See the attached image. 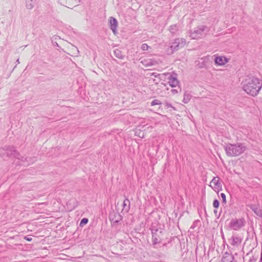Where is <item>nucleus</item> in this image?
I'll return each instance as SVG.
<instances>
[{
	"instance_id": "obj_7",
	"label": "nucleus",
	"mask_w": 262,
	"mask_h": 262,
	"mask_svg": "<svg viewBox=\"0 0 262 262\" xmlns=\"http://www.w3.org/2000/svg\"><path fill=\"white\" fill-rule=\"evenodd\" d=\"M242 241V237L237 235H233L229 239V243L233 247V248L235 249L241 246Z\"/></svg>"
},
{
	"instance_id": "obj_14",
	"label": "nucleus",
	"mask_w": 262,
	"mask_h": 262,
	"mask_svg": "<svg viewBox=\"0 0 262 262\" xmlns=\"http://www.w3.org/2000/svg\"><path fill=\"white\" fill-rule=\"evenodd\" d=\"M169 30L172 34H176L179 31V27L177 25H173L169 27Z\"/></svg>"
},
{
	"instance_id": "obj_1",
	"label": "nucleus",
	"mask_w": 262,
	"mask_h": 262,
	"mask_svg": "<svg viewBox=\"0 0 262 262\" xmlns=\"http://www.w3.org/2000/svg\"><path fill=\"white\" fill-rule=\"evenodd\" d=\"M244 91L249 95L255 96L262 87V80L253 76H247L242 82Z\"/></svg>"
},
{
	"instance_id": "obj_21",
	"label": "nucleus",
	"mask_w": 262,
	"mask_h": 262,
	"mask_svg": "<svg viewBox=\"0 0 262 262\" xmlns=\"http://www.w3.org/2000/svg\"><path fill=\"white\" fill-rule=\"evenodd\" d=\"M220 196H221V199H222V203L225 204V205L226 204L227 201H226V198L225 194L224 193H221L220 194Z\"/></svg>"
},
{
	"instance_id": "obj_30",
	"label": "nucleus",
	"mask_w": 262,
	"mask_h": 262,
	"mask_svg": "<svg viewBox=\"0 0 262 262\" xmlns=\"http://www.w3.org/2000/svg\"><path fill=\"white\" fill-rule=\"evenodd\" d=\"M151 75L154 76L155 77H157L159 75V74H157L156 73H152L151 74Z\"/></svg>"
},
{
	"instance_id": "obj_31",
	"label": "nucleus",
	"mask_w": 262,
	"mask_h": 262,
	"mask_svg": "<svg viewBox=\"0 0 262 262\" xmlns=\"http://www.w3.org/2000/svg\"><path fill=\"white\" fill-rule=\"evenodd\" d=\"M209 57H206V66L207 65V63L209 62Z\"/></svg>"
},
{
	"instance_id": "obj_12",
	"label": "nucleus",
	"mask_w": 262,
	"mask_h": 262,
	"mask_svg": "<svg viewBox=\"0 0 262 262\" xmlns=\"http://www.w3.org/2000/svg\"><path fill=\"white\" fill-rule=\"evenodd\" d=\"M248 206L257 216H262V211L256 205H250Z\"/></svg>"
},
{
	"instance_id": "obj_32",
	"label": "nucleus",
	"mask_w": 262,
	"mask_h": 262,
	"mask_svg": "<svg viewBox=\"0 0 262 262\" xmlns=\"http://www.w3.org/2000/svg\"><path fill=\"white\" fill-rule=\"evenodd\" d=\"M16 63L17 64L19 63V59H18L16 61Z\"/></svg>"
},
{
	"instance_id": "obj_2",
	"label": "nucleus",
	"mask_w": 262,
	"mask_h": 262,
	"mask_svg": "<svg viewBox=\"0 0 262 262\" xmlns=\"http://www.w3.org/2000/svg\"><path fill=\"white\" fill-rule=\"evenodd\" d=\"M225 149L228 156L234 157L243 154L246 150V147L242 143L229 144L225 146Z\"/></svg>"
},
{
	"instance_id": "obj_4",
	"label": "nucleus",
	"mask_w": 262,
	"mask_h": 262,
	"mask_svg": "<svg viewBox=\"0 0 262 262\" xmlns=\"http://www.w3.org/2000/svg\"><path fill=\"white\" fill-rule=\"evenodd\" d=\"M209 31V28L202 25L196 28L193 31L190 32L189 36L192 39H198L205 36Z\"/></svg>"
},
{
	"instance_id": "obj_24",
	"label": "nucleus",
	"mask_w": 262,
	"mask_h": 262,
	"mask_svg": "<svg viewBox=\"0 0 262 262\" xmlns=\"http://www.w3.org/2000/svg\"><path fill=\"white\" fill-rule=\"evenodd\" d=\"M148 48V46L146 43L142 44L141 47V49L143 51L147 50Z\"/></svg>"
},
{
	"instance_id": "obj_26",
	"label": "nucleus",
	"mask_w": 262,
	"mask_h": 262,
	"mask_svg": "<svg viewBox=\"0 0 262 262\" xmlns=\"http://www.w3.org/2000/svg\"><path fill=\"white\" fill-rule=\"evenodd\" d=\"M88 222V219L86 218H83L80 222V225L86 224Z\"/></svg>"
},
{
	"instance_id": "obj_18",
	"label": "nucleus",
	"mask_w": 262,
	"mask_h": 262,
	"mask_svg": "<svg viewBox=\"0 0 262 262\" xmlns=\"http://www.w3.org/2000/svg\"><path fill=\"white\" fill-rule=\"evenodd\" d=\"M191 98V95L188 93H185L184 95V98L183 102L185 103H188Z\"/></svg>"
},
{
	"instance_id": "obj_20",
	"label": "nucleus",
	"mask_w": 262,
	"mask_h": 262,
	"mask_svg": "<svg viewBox=\"0 0 262 262\" xmlns=\"http://www.w3.org/2000/svg\"><path fill=\"white\" fill-rule=\"evenodd\" d=\"M58 2L62 5H71V0H58Z\"/></svg>"
},
{
	"instance_id": "obj_28",
	"label": "nucleus",
	"mask_w": 262,
	"mask_h": 262,
	"mask_svg": "<svg viewBox=\"0 0 262 262\" xmlns=\"http://www.w3.org/2000/svg\"><path fill=\"white\" fill-rule=\"evenodd\" d=\"M171 92H172L173 94H176V93H178V91H177V90L172 89V90H171Z\"/></svg>"
},
{
	"instance_id": "obj_16",
	"label": "nucleus",
	"mask_w": 262,
	"mask_h": 262,
	"mask_svg": "<svg viewBox=\"0 0 262 262\" xmlns=\"http://www.w3.org/2000/svg\"><path fill=\"white\" fill-rule=\"evenodd\" d=\"M34 0H28L26 2V8L28 9H32L34 7Z\"/></svg>"
},
{
	"instance_id": "obj_23",
	"label": "nucleus",
	"mask_w": 262,
	"mask_h": 262,
	"mask_svg": "<svg viewBox=\"0 0 262 262\" xmlns=\"http://www.w3.org/2000/svg\"><path fill=\"white\" fill-rule=\"evenodd\" d=\"M130 204V202L128 199H126L124 200L123 202V207L125 208L126 206H128V208H129Z\"/></svg>"
},
{
	"instance_id": "obj_8",
	"label": "nucleus",
	"mask_w": 262,
	"mask_h": 262,
	"mask_svg": "<svg viewBox=\"0 0 262 262\" xmlns=\"http://www.w3.org/2000/svg\"><path fill=\"white\" fill-rule=\"evenodd\" d=\"M244 225L243 219L232 220L230 223V227L232 229L237 230L242 228Z\"/></svg>"
},
{
	"instance_id": "obj_9",
	"label": "nucleus",
	"mask_w": 262,
	"mask_h": 262,
	"mask_svg": "<svg viewBox=\"0 0 262 262\" xmlns=\"http://www.w3.org/2000/svg\"><path fill=\"white\" fill-rule=\"evenodd\" d=\"M118 25V21L115 18L112 16L109 18V26L114 34L117 32Z\"/></svg>"
},
{
	"instance_id": "obj_25",
	"label": "nucleus",
	"mask_w": 262,
	"mask_h": 262,
	"mask_svg": "<svg viewBox=\"0 0 262 262\" xmlns=\"http://www.w3.org/2000/svg\"><path fill=\"white\" fill-rule=\"evenodd\" d=\"M219 202L217 200H214L213 202V206L214 208H217L219 207Z\"/></svg>"
},
{
	"instance_id": "obj_5",
	"label": "nucleus",
	"mask_w": 262,
	"mask_h": 262,
	"mask_svg": "<svg viewBox=\"0 0 262 262\" xmlns=\"http://www.w3.org/2000/svg\"><path fill=\"white\" fill-rule=\"evenodd\" d=\"M185 45L186 40L184 38H176L173 42L169 43V47L167 49V52L168 54H171L178 51L179 49L184 47Z\"/></svg>"
},
{
	"instance_id": "obj_13",
	"label": "nucleus",
	"mask_w": 262,
	"mask_h": 262,
	"mask_svg": "<svg viewBox=\"0 0 262 262\" xmlns=\"http://www.w3.org/2000/svg\"><path fill=\"white\" fill-rule=\"evenodd\" d=\"M142 63L146 67H150L157 64V61L152 59H147L142 61Z\"/></svg>"
},
{
	"instance_id": "obj_17",
	"label": "nucleus",
	"mask_w": 262,
	"mask_h": 262,
	"mask_svg": "<svg viewBox=\"0 0 262 262\" xmlns=\"http://www.w3.org/2000/svg\"><path fill=\"white\" fill-rule=\"evenodd\" d=\"M115 56L119 59H123V56L122 54L121 51L119 49H116L114 50Z\"/></svg>"
},
{
	"instance_id": "obj_15",
	"label": "nucleus",
	"mask_w": 262,
	"mask_h": 262,
	"mask_svg": "<svg viewBox=\"0 0 262 262\" xmlns=\"http://www.w3.org/2000/svg\"><path fill=\"white\" fill-rule=\"evenodd\" d=\"M234 257L233 256L228 255L226 256H224L222 259V262H235L233 260Z\"/></svg>"
},
{
	"instance_id": "obj_10",
	"label": "nucleus",
	"mask_w": 262,
	"mask_h": 262,
	"mask_svg": "<svg viewBox=\"0 0 262 262\" xmlns=\"http://www.w3.org/2000/svg\"><path fill=\"white\" fill-rule=\"evenodd\" d=\"M215 64L217 66H224L229 61L228 59L224 56L214 55Z\"/></svg>"
},
{
	"instance_id": "obj_27",
	"label": "nucleus",
	"mask_w": 262,
	"mask_h": 262,
	"mask_svg": "<svg viewBox=\"0 0 262 262\" xmlns=\"http://www.w3.org/2000/svg\"><path fill=\"white\" fill-rule=\"evenodd\" d=\"M25 239H26L28 241H32V238L31 237H27V236H25Z\"/></svg>"
},
{
	"instance_id": "obj_19",
	"label": "nucleus",
	"mask_w": 262,
	"mask_h": 262,
	"mask_svg": "<svg viewBox=\"0 0 262 262\" xmlns=\"http://www.w3.org/2000/svg\"><path fill=\"white\" fill-rule=\"evenodd\" d=\"M156 232H152V243L154 245H156L160 243V239L157 237Z\"/></svg>"
},
{
	"instance_id": "obj_22",
	"label": "nucleus",
	"mask_w": 262,
	"mask_h": 262,
	"mask_svg": "<svg viewBox=\"0 0 262 262\" xmlns=\"http://www.w3.org/2000/svg\"><path fill=\"white\" fill-rule=\"evenodd\" d=\"M161 104V101L159 100H158V99L154 100L151 102V106H154V105H160Z\"/></svg>"
},
{
	"instance_id": "obj_3",
	"label": "nucleus",
	"mask_w": 262,
	"mask_h": 262,
	"mask_svg": "<svg viewBox=\"0 0 262 262\" xmlns=\"http://www.w3.org/2000/svg\"><path fill=\"white\" fill-rule=\"evenodd\" d=\"M5 154L7 155L8 156L14 157L17 160H20V162H17V163L19 164H23L25 166L27 165L25 163L27 158L21 156L16 151L14 147H8L6 149L4 148L0 149V155Z\"/></svg>"
},
{
	"instance_id": "obj_29",
	"label": "nucleus",
	"mask_w": 262,
	"mask_h": 262,
	"mask_svg": "<svg viewBox=\"0 0 262 262\" xmlns=\"http://www.w3.org/2000/svg\"><path fill=\"white\" fill-rule=\"evenodd\" d=\"M166 106H167V107H172V105L171 104L168 103H166Z\"/></svg>"
},
{
	"instance_id": "obj_6",
	"label": "nucleus",
	"mask_w": 262,
	"mask_h": 262,
	"mask_svg": "<svg viewBox=\"0 0 262 262\" xmlns=\"http://www.w3.org/2000/svg\"><path fill=\"white\" fill-rule=\"evenodd\" d=\"M215 192L219 193L222 190V186L220 182V179L218 177H214L211 181L209 185Z\"/></svg>"
},
{
	"instance_id": "obj_11",
	"label": "nucleus",
	"mask_w": 262,
	"mask_h": 262,
	"mask_svg": "<svg viewBox=\"0 0 262 262\" xmlns=\"http://www.w3.org/2000/svg\"><path fill=\"white\" fill-rule=\"evenodd\" d=\"M167 75H169V74L167 73ZM168 79V83L171 87H176L179 84V81L177 79L176 74H169Z\"/></svg>"
}]
</instances>
